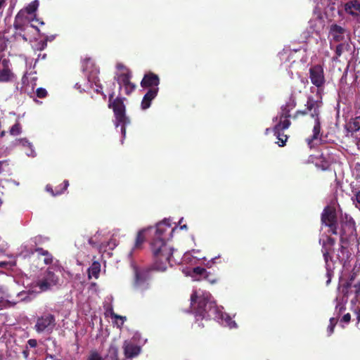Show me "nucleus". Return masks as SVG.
I'll use <instances>...</instances> for the list:
<instances>
[{
  "mask_svg": "<svg viewBox=\"0 0 360 360\" xmlns=\"http://www.w3.org/2000/svg\"><path fill=\"white\" fill-rule=\"evenodd\" d=\"M82 70L86 76V82L84 84L77 83L75 87L80 91H89L92 89L96 93H100L101 87L98 77V70L91 58L86 57L83 59Z\"/></svg>",
  "mask_w": 360,
  "mask_h": 360,
  "instance_id": "obj_5",
  "label": "nucleus"
},
{
  "mask_svg": "<svg viewBox=\"0 0 360 360\" xmlns=\"http://www.w3.org/2000/svg\"><path fill=\"white\" fill-rule=\"evenodd\" d=\"M55 37H56V35H53V34L52 35H49V36H46L45 37V40L41 41L39 43V46L37 49H39L40 50L44 49L46 46V42L48 41H53L55 39Z\"/></svg>",
  "mask_w": 360,
  "mask_h": 360,
  "instance_id": "obj_32",
  "label": "nucleus"
},
{
  "mask_svg": "<svg viewBox=\"0 0 360 360\" xmlns=\"http://www.w3.org/2000/svg\"><path fill=\"white\" fill-rule=\"evenodd\" d=\"M338 307H339V310H340V311H341V310H342V309H344V306H343V305H342V304H338L336 305V308L338 309Z\"/></svg>",
  "mask_w": 360,
  "mask_h": 360,
  "instance_id": "obj_46",
  "label": "nucleus"
},
{
  "mask_svg": "<svg viewBox=\"0 0 360 360\" xmlns=\"http://www.w3.org/2000/svg\"><path fill=\"white\" fill-rule=\"evenodd\" d=\"M191 306L196 319H214L220 324L229 328H236L237 324L231 316L217 307L210 292L200 289L193 290L191 296Z\"/></svg>",
  "mask_w": 360,
  "mask_h": 360,
  "instance_id": "obj_3",
  "label": "nucleus"
},
{
  "mask_svg": "<svg viewBox=\"0 0 360 360\" xmlns=\"http://www.w3.org/2000/svg\"><path fill=\"white\" fill-rule=\"evenodd\" d=\"M146 342V340H141L139 333H136L131 340H125L123 345L124 353L127 358H134L137 356L141 352V345Z\"/></svg>",
  "mask_w": 360,
  "mask_h": 360,
  "instance_id": "obj_11",
  "label": "nucleus"
},
{
  "mask_svg": "<svg viewBox=\"0 0 360 360\" xmlns=\"http://www.w3.org/2000/svg\"><path fill=\"white\" fill-rule=\"evenodd\" d=\"M309 78L311 83L320 88L325 83L323 69L321 65H315L309 69Z\"/></svg>",
  "mask_w": 360,
  "mask_h": 360,
  "instance_id": "obj_18",
  "label": "nucleus"
},
{
  "mask_svg": "<svg viewBox=\"0 0 360 360\" xmlns=\"http://www.w3.org/2000/svg\"><path fill=\"white\" fill-rule=\"evenodd\" d=\"M320 243H322V252L326 262V276L328 278L326 281V285H328L331 281V278L333 276V264L330 259V253L335 244V240L328 236L320 238Z\"/></svg>",
  "mask_w": 360,
  "mask_h": 360,
  "instance_id": "obj_8",
  "label": "nucleus"
},
{
  "mask_svg": "<svg viewBox=\"0 0 360 360\" xmlns=\"http://www.w3.org/2000/svg\"><path fill=\"white\" fill-rule=\"evenodd\" d=\"M14 25H15V29H18V24H14Z\"/></svg>",
  "mask_w": 360,
  "mask_h": 360,
  "instance_id": "obj_50",
  "label": "nucleus"
},
{
  "mask_svg": "<svg viewBox=\"0 0 360 360\" xmlns=\"http://www.w3.org/2000/svg\"><path fill=\"white\" fill-rule=\"evenodd\" d=\"M47 94V91L45 89L38 88L37 89V95L39 98H44Z\"/></svg>",
  "mask_w": 360,
  "mask_h": 360,
  "instance_id": "obj_36",
  "label": "nucleus"
},
{
  "mask_svg": "<svg viewBox=\"0 0 360 360\" xmlns=\"http://www.w3.org/2000/svg\"><path fill=\"white\" fill-rule=\"evenodd\" d=\"M26 25H27L26 29L30 28V29L34 30L37 32H39L38 28L37 27L34 26L33 25H32V24H26Z\"/></svg>",
  "mask_w": 360,
  "mask_h": 360,
  "instance_id": "obj_42",
  "label": "nucleus"
},
{
  "mask_svg": "<svg viewBox=\"0 0 360 360\" xmlns=\"http://www.w3.org/2000/svg\"><path fill=\"white\" fill-rule=\"evenodd\" d=\"M343 48H344L343 44H339L337 46L336 49H335V53H336L337 57H340L341 56Z\"/></svg>",
  "mask_w": 360,
  "mask_h": 360,
  "instance_id": "obj_38",
  "label": "nucleus"
},
{
  "mask_svg": "<svg viewBox=\"0 0 360 360\" xmlns=\"http://www.w3.org/2000/svg\"><path fill=\"white\" fill-rule=\"evenodd\" d=\"M101 271V264L98 262H94L92 263L91 266L88 269L89 278H91L92 277L95 278H98L99 276V274Z\"/></svg>",
  "mask_w": 360,
  "mask_h": 360,
  "instance_id": "obj_27",
  "label": "nucleus"
},
{
  "mask_svg": "<svg viewBox=\"0 0 360 360\" xmlns=\"http://www.w3.org/2000/svg\"><path fill=\"white\" fill-rule=\"evenodd\" d=\"M55 326V317L51 314H45L39 317L34 326L37 333L51 331Z\"/></svg>",
  "mask_w": 360,
  "mask_h": 360,
  "instance_id": "obj_14",
  "label": "nucleus"
},
{
  "mask_svg": "<svg viewBox=\"0 0 360 360\" xmlns=\"http://www.w3.org/2000/svg\"><path fill=\"white\" fill-rule=\"evenodd\" d=\"M307 111L297 112L302 115L310 112L311 117L314 119V125L313 127V134L311 137L307 139V143L309 148H312L319 144L321 141V125L319 122V108L321 106V101L314 100L312 97H309L305 105Z\"/></svg>",
  "mask_w": 360,
  "mask_h": 360,
  "instance_id": "obj_4",
  "label": "nucleus"
},
{
  "mask_svg": "<svg viewBox=\"0 0 360 360\" xmlns=\"http://www.w3.org/2000/svg\"><path fill=\"white\" fill-rule=\"evenodd\" d=\"M44 262L46 264H49L51 262V258L44 257Z\"/></svg>",
  "mask_w": 360,
  "mask_h": 360,
  "instance_id": "obj_44",
  "label": "nucleus"
},
{
  "mask_svg": "<svg viewBox=\"0 0 360 360\" xmlns=\"http://www.w3.org/2000/svg\"><path fill=\"white\" fill-rule=\"evenodd\" d=\"M88 360H103L102 356L96 352L91 353Z\"/></svg>",
  "mask_w": 360,
  "mask_h": 360,
  "instance_id": "obj_35",
  "label": "nucleus"
},
{
  "mask_svg": "<svg viewBox=\"0 0 360 360\" xmlns=\"http://www.w3.org/2000/svg\"><path fill=\"white\" fill-rule=\"evenodd\" d=\"M21 133V127L19 123L15 124L10 129V134L13 136H17Z\"/></svg>",
  "mask_w": 360,
  "mask_h": 360,
  "instance_id": "obj_33",
  "label": "nucleus"
},
{
  "mask_svg": "<svg viewBox=\"0 0 360 360\" xmlns=\"http://www.w3.org/2000/svg\"><path fill=\"white\" fill-rule=\"evenodd\" d=\"M322 223L328 226L330 231L333 234H339L342 243L338 252V259L345 265L348 261L350 253L345 245L349 241L354 240L356 238V229L354 221L349 216L345 214L342 217L340 222L338 221L335 210L331 207H326L322 213Z\"/></svg>",
  "mask_w": 360,
  "mask_h": 360,
  "instance_id": "obj_2",
  "label": "nucleus"
},
{
  "mask_svg": "<svg viewBox=\"0 0 360 360\" xmlns=\"http://www.w3.org/2000/svg\"><path fill=\"white\" fill-rule=\"evenodd\" d=\"M347 35V31L337 24L331 26L329 32V38L335 41H343Z\"/></svg>",
  "mask_w": 360,
  "mask_h": 360,
  "instance_id": "obj_21",
  "label": "nucleus"
},
{
  "mask_svg": "<svg viewBox=\"0 0 360 360\" xmlns=\"http://www.w3.org/2000/svg\"><path fill=\"white\" fill-rule=\"evenodd\" d=\"M182 272L187 276H191L193 281H198L202 277L207 276V271L205 269L195 266L192 269L184 268Z\"/></svg>",
  "mask_w": 360,
  "mask_h": 360,
  "instance_id": "obj_20",
  "label": "nucleus"
},
{
  "mask_svg": "<svg viewBox=\"0 0 360 360\" xmlns=\"http://www.w3.org/2000/svg\"><path fill=\"white\" fill-rule=\"evenodd\" d=\"M345 11L352 15L360 14V3L356 0L349 1L345 5Z\"/></svg>",
  "mask_w": 360,
  "mask_h": 360,
  "instance_id": "obj_24",
  "label": "nucleus"
},
{
  "mask_svg": "<svg viewBox=\"0 0 360 360\" xmlns=\"http://www.w3.org/2000/svg\"><path fill=\"white\" fill-rule=\"evenodd\" d=\"M117 81L120 85L121 91H124V94H130L136 88L134 84L130 82V72L129 70L122 64L118 63L116 65Z\"/></svg>",
  "mask_w": 360,
  "mask_h": 360,
  "instance_id": "obj_9",
  "label": "nucleus"
},
{
  "mask_svg": "<svg viewBox=\"0 0 360 360\" xmlns=\"http://www.w3.org/2000/svg\"><path fill=\"white\" fill-rule=\"evenodd\" d=\"M15 79L10 60L7 58L0 60V82H11Z\"/></svg>",
  "mask_w": 360,
  "mask_h": 360,
  "instance_id": "obj_16",
  "label": "nucleus"
},
{
  "mask_svg": "<svg viewBox=\"0 0 360 360\" xmlns=\"http://www.w3.org/2000/svg\"><path fill=\"white\" fill-rule=\"evenodd\" d=\"M134 270L135 274V285L136 286H140L146 280V274L144 271L138 269L136 267H134Z\"/></svg>",
  "mask_w": 360,
  "mask_h": 360,
  "instance_id": "obj_28",
  "label": "nucleus"
},
{
  "mask_svg": "<svg viewBox=\"0 0 360 360\" xmlns=\"http://www.w3.org/2000/svg\"><path fill=\"white\" fill-rule=\"evenodd\" d=\"M119 324H120V320L117 319Z\"/></svg>",
  "mask_w": 360,
  "mask_h": 360,
  "instance_id": "obj_56",
  "label": "nucleus"
},
{
  "mask_svg": "<svg viewBox=\"0 0 360 360\" xmlns=\"http://www.w3.org/2000/svg\"><path fill=\"white\" fill-rule=\"evenodd\" d=\"M9 264L10 263L6 262H0V267L6 266Z\"/></svg>",
  "mask_w": 360,
  "mask_h": 360,
  "instance_id": "obj_43",
  "label": "nucleus"
},
{
  "mask_svg": "<svg viewBox=\"0 0 360 360\" xmlns=\"http://www.w3.org/2000/svg\"><path fill=\"white\" fill-rule=\"evenodd\" d=\"M15 146H21L24 148H27L30 150V153H27V155L30 157H35L36 153L33 148V146L31 143H30L26 139H16L14 143Z\"/></svg>",
  "mask_w": 360,
  "mask_h": 360,
  "instance_id": "obj_25",
  "label": "nucleus"
},
{
  "mask_svg": "<svg viewBox=\"0 0 360 360\" xmlns=\"http://www.w3.org/2000/svg\"><path fill=\"white\" fill-rule=\"evenodd\" d=\"M348 288L349 293L354 295L351 300V303L356 314L357 323H359L360 321V281L353 285L348 284Z\"/></svg>",
  "mask_w": 360,
  "mask_h": 360,
  "instance_id": "obj_17",
  "label": "nucleus"
},
{
  "mask_svg": "<svg viewBox=\"0 0 360 360\" xmlns=\"http://www.w3.org/2000/svg\"><path fill=\"white\" fill-rule=\"evenodd\" d=\"M63 184H64V185H63V188H61L60 189V191L57 189V190H56V193H54V192H53V189H52L51 186H49V185H47V186H46V190L48 192H50V193L52 194V195H53V196L57 195H60V194H61L62 193H63V192L67 189L68 186H69V182H68V181H67V180H66V181H64Z\"/></svg>",
  "mask_w": 360,
  "mask_h": 360,
  "instance_id": "obj_30",
  "label": "nucleus"
},
{
  "mask_svg": "<svg viewBox=\"0 0 360 360\" xmlns=\"http://www.w3.org/2000/svg\"><path fill=\"white\" fill-rule=\"evenodd\" d=\"M354 195L352 198L353 201L360 205V191H355Z\"/></svg>",
  "mask_w": 360,
  "mask_h": 360,
  "instance_id": "obj_37",
  "label": "nucleus"
},
{
  "mask_svg": "<svg viewBox=\"0 0 360 360\" xmlns=\"http://www.w3.org/2000/svg\"><path fill=\"white\" fill-rule=\"evenodd\" d=\"M58 282V276L51 271H47L44 278L38 281L35 288H38L33 290L35 292H40L49 289L51 286L56 285Z\"/></svg>",
  "mask_w": 360,
  "mask_h": 360,
  "instance_id": "obj_15",
  "label": "nucleus"
},
{
  "mask_svg": "<svg viewBox=\"0 0 360 360\" xmlns=\"http://www.w3.org/2000/svg\"><path fill=\"white\" fill-rule=\"evenodd\" d=\"M278 117H276L274 120V122H276V121H277V120H278Z\"/></svg>",
  "mask_w": 360,
  "mask_h": 360,
  "instance_id": "obj_53",
  "label": "nucleus"
},
{
  "mask_svg": "<svg viewBox=\"0 0 360 360\" xmlns=\"http://www.w3.org/2000/svg\"><path fill=\"white\" fill-rule=\"evenodd\" d=\"M117 244L115 243V240H110L108 242V246H109V248L112 250L113 248H115L116 247Z\"/></svg>",
  "mask_w": 360,
  "mask_h": 360,
  "instance_id": "obj_41",
  "label": "nucleus"
},
{
  "mask_svg": "<svg viewBox=\"0 0 360 360\" xmlns=\"http://www.w3.org/2000/svg\"><path fill=\"white\" fill-rule=\"evenodd\" d=\"M5 4V0H0V9L2 8V6Z\"/></svg>",
  "mask_w": 360,
  "mask_h": 360,
  "instance_id": "obj_48",
  "label": "nucleus"
},
{
  "mask_svg": "<svg viewBox=\"0 0 360 360\" xmlns=\"http://www.w3.org/2000/svg\"><path fill=\"white\" fill-rule=\"evenodd\" d=\"M344 129L345 136L352 139L360 149V115L350 119L345 124Z\"/></svg>",
  "mask_w": 360,
  "mask_h": 360,
  "instance_id": "obj_10",
  "label": "nucleus"
},
{
  "mask_svg": "<svg viewBox=\"0 0 360 360\" xmlns=\"http://www.w3.org/2000/svg\"><path fill=\"white\" fill-rule=\"evenodd\" d=\"M351 319V316L349 313L345 314L342 319V321L345 322V323H348L349 322Z\"/></svg>",
  "mask_w": 360,
  "mask_h": 360,
  "instance_id": "obj_39",
  "label": "nucleus"
},
{
  "mask_svg": "<svg viewBox=\"0 0 360 360\" xmlns=\"http://www.w3.org/2000/svg\"><path fill=\"white\" fill-rule=\"evenodd\" d=\"M205 259V257L200 255V251L195 250L186 252L182 257L183 262L191 266L197 265Z\"/></svg>",
  "mask_w": 360,
  "mask_h": 360,
  "instance_id": "obj_19",
  "label": "nucleus"
},
{
  "mask_svg": "<svg viewBox=\"0 0 360 360\" xmlns=\"http://www.w3.org/2000/svg\"><path fill=\"white\" fill-rule=\"evenodd\" d=\"M36 251L39 252L44 256H45L47 254L46 252L43 251L41 249H37Z\"/></svg>",
  "mask_w": 360,
  "mask_h": 360,
  "instance_id": "obj_45",
  "label": "nucleus"
},
{
  "mask_svg": "<svg viewBox=\"0 0 360 360\" xmlns=\"http://www.w3.org/2000/svg\"><path fill=\"white\" fill-rule=\"evenodd\" d=\"M106 314H108V316H110L111 319H114V323L119 328L121 327L126 321L125 316H120L115 314L112 308L108 309L106 310Z\"/></svg>",
  "mask_w": 360,
  "mask_h": 360,
  "instance_id": "obj_26",
  "label": "nucleus"
},
{
  "mask_svg": "<svg viewBox=\"0 0 360 360\" xmlns=\"http://www.w3.org/2000/svg\"><path fill=\"white\" fill-rule=\"evenodd\" d=\"M293 106L290 107L288 105L282 106L281 112L279 115V121L274 126V134L277 136L278 140L277 143L279 146H283L288 139V136L281 134V131L286 129L290 127V122L288 118L290 116V112Z\"/></svg>",
  "mask_w": 360,
  "mask_h": 360,
  "instance_id": "obj_7",
  "label": "nucleus"
},
{
  "mask_svg": "<svg viewBox=\"0 0 360 360\" xmlns=\"http://www.w3.org/2000/svg\"><path fill=\"white\" fill-rule=\"evenodd\" d=\"M337 323L336 319L330 318V324L327 328V333L328 335H331L333 333L334 327Z\"/></svg>",
  "mask_w": 360,
  "mask_h": 360,
  "instance_id": "obj_34",
  "label": "nucleus"
},
{
  "mask_svg": "<svg viewBox=\"0 0 360 360\" xmlns=\"http://www.w3.org/2000/svg\"><path fill=\"white\" fill-rule=\"evenodd\" d=\"M112 108L115 116V127H121V133L123 137H124L126 133L125 127L129 124V120L125 115V107L122 101H115L112 104Z\"/></svg>",
  "mask_w": 360,
  "mask_h": 360,
  "instance_id": "obj_12",
  "label": "nucleus"
},
{
  "mask_svg": "<svg viewBox=\"0 0 360 360\" xmlns=\"http://www.w3.org/2000/svg\"><path fill=\"white\" fill-rule=\"evenodd\" d=\"M269 131V129H268V128H267V129H266V134H268Z\"/></svg>",
  "mask_w": 360,
  "mask_h": 360,
  "instance_id": "obj_52",
  "label": "nucleus"
},
{
  "mask_svg": "<svg viewBox=\"0 0 360 360\" xmlns=\"http://www.w3.org/2000/svg\"><path fill=\"white\" fill-rule=\"evenodd\" d=\"M177 226L172 227L169 219H164L157 224L150 248L153 255V268L159 271H165L169 266L177 263L173 255L174 248L165 243V240L172 237V233Z\"/></svg>",
  "mask_w": 360,
  "mask_h": 360,
  "instance_id": "obj_1",
  "label": "nucleus"
},
{
  "mask_svg": "<svg viewBox=\"0 0 360 360\" xmlns=\"http://www.w3.org/2000/svg\"><path fill=\"white\" fill-rule=\"evenodd\" d=\"M37 340H34V339H30L28 340V345L31 347H35L37 346Z\"/></svg>",
  "mask_w": 360,
  "mask_h": 360,
  "instance_id": "obj_40",
  "label": "nucleus"
},
{
  "mask_svg": "<svg viewBox=\"0 0 360 360\" xmlns=\"http://www.w3.org/2000/svg\"><path fill=\"white\" fill-rule=\"evenodd\" d=\"M93 241H94V239H93V238H91V239L89 240V243H93Z\"/></svg>",
  "mask_w": 360,
  "mask_h": 360,
  "instance_id": "obj_51",
  "label": "nucleus"
},
{
  "mask_svg": "<svg viewBox=\"0 0 360 360\" xmlns=\"http://www.w3.org/2000/svg\"><path fill=\"white\" fill-rule=\"evenodd\" d=\"M297 53V51H292L291 49H283L282 52L279 53V57L282 61L287 62L290 60V58H292L294 55Z\"/></svg>",
  "mask_w": 360,
  "mask_h": 360,
  "instance_id": "obj_29",
  "label": "nucleus"
},
{
  "mask_svg": "<svg viewBox=\"0 0 360 360\" xmlns=\"http://www.w3.org/2000/svg\"><path fill=\"white\" fill-rule=\"evenodd\" d=\"M153 230L152 226H148L144 229L139 230L137 233L134 247L131 249L130 255L132 254V252L135 250L140 249L146 240V235Z\"/></svg>",
  "mask_w": 360,
  "mask_h": 360,
  "instance_id": "obj_22",
  "label": "nucleus"
},
{
  "mask_svg": "<svg viewBox=\"0 0 360 360\" xmlns=\"http://www.w3.org/2000/svg\"><path fill=\"white\" fill-rule=\"evenodd\" d=\"M108 356L111 360H118V349L115 345H110L108 349Z\"/></svg>",
  "mask_w": 360,
  "mask_h": 360,
  "instance_id": "obj_31",
  "label": "nucleus"
},
{
  "mask_svg": "<svg viewBox=\"0 0 360 360\" xmlns=\"http://www.w3.org/2000/svg\"><path fill=\"white\" fill-rule=\"evenodd\" d=\"M39 6V1L37 0H34L31 2L25 8V12L27 14L26 18L29 21L36 20L38 22H44L43 21H39L38 18H37L36 15L34 14Z\"/></svg>",
  "mask_w": 360,
  "mask_h": 360,
  "instance_id": "obj_23",
  "label": "nucleus"
},
{
  "mask_svg": "<svg viewBox=\"0 0 360 360\" xmlns=\"http://www.w3.org/2000/svg\"><path fill=\"white\" fill-rule=\"evenodd\" d=\"M25 292L22 291L16 294L18 299L13 298V293L4 286L0 287V307H8L15 305L17 302L24 300L22 296Z\"/></svg>",
  "mask_w": 360,
  "mask_h": 360,
  "instance_id": "obj_13",
  "label": "nucleus"
},
{
  "mask_svg": "<svg viewBox=\"0 0 360 360\" xmlns=\"http://www.w3.org/2000/svg\"><path fill=\"white\" fill-rule=\"evenodd\" d=\"M180 229H181V230H187V226L186 224L180 226Z\"/></svg>",
  "mask_w": 360,
  "mask_h": 360,
  "instance_id": "obj_47",
  "label": "nucleus"
},
{
  "mask_svg": "<svg viewBox=\"0 0 360 360\" xmlns=\"http://www.w3.org/2000/svg\"><path fill=\"white\" fill-rule=\"evenodd\" d=\"M27 149H28V150L26 152V153H30V150L29 148H27Z\"/></svg>",
  "mask_w": 360,
  "mask_h": 360,
  "instance_id": "obj_54",
  "label": "nucleus"
},
{
  "mask_svg": "<svg viewBox=\"0 0 360 360\" xmlns=\"http://www.w3.org/2000/svg\"><path fill=\"white\" fill-rule=\"evenodd\" d=\"M183 220H184V217H181L180 219H179V224H181V222H183Z\"/></svg>",
  "mask_w": 360,
  "mask_h": 360,
  "instance_id": "obj_49",
  "label": "nucleus"
},
{
  "mask_svg": "<svg viewBox=\"0 0 360 360\" xmlns=\"http://www.w3.org/2000/svg\"><path fill=\"white\" fill-rule=\"evenodd\" d=\"M160 79L157 75L153 73L146 74L141 82L142 87L149 88L141 101L142 110H146L150 106L151 101L157 96Z\"/></svg>",
  "mask_w": 360,
  "mask_h": 360,
  "instance_id": "obj_6",
  "label": "nucleus"
},
{
  "mask_svg": "<svg viewBox=\"0 0 360 360\" xmlns=\"http://www.w3.org/2000/svg\"><path fill=\"white\" fill-rule=\"evenodd\" d=\"M19 15L20 14H18L17 16H16V19H18L19 18Z\"/></svg>",
  "mask_w": 360,
  "mask_h": 360,
  "instance_id": "obj_55",
  "label": "nucleus"
}]
</instances>
